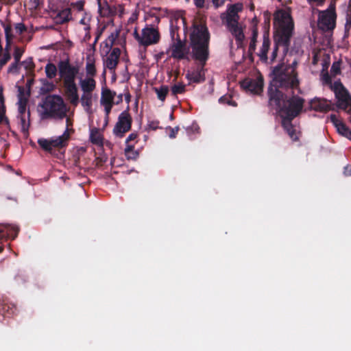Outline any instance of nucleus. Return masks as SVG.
I'll list each match as a JSON object with an SVG mask.
<instances>
[{
    "mask_svg": "<svg viewBox=\"0 0 351 351\" xmlns=\"http://www.w3.org/2000/svg\"><path fill=\"white\" fill-rule=\"evenodd\" d=\"M270 39H269V31H265L263 35V43L262 45L260 47L258 51L256 53L257 56L259 58V60L263 63H268V51L270 49Z\"/></svg>",
    "mask_w": 351,
    "mask_h": 351,
    "instance_id": "16",
    "label": "nucleus"
},
{
    "mask_svg": "<svg viewBox=\"0 0 351 351\" xmlns=\"http://www.w3.org/2000/svg\"><path fill=\"white\" fill-rule=\"evenodd\" d=\"M21 64L24 66L25 69L27 71H33L35 67V64L32 58L26 59L25 60L21 62Z\"/></svg>",
    "mask_w": 351,
    "mask_h": 351,
    "instance_id": "37",
    "label": "nucleus"
},
{
    "mask_svg": "<svg viewBox=\"0 0 351 351\" xmlns=\"http://www.w3.org/2000/svg\"><path fill=\"white\" fill-rule=\"evenodd\" d=\"M20 93L19 95V106H27L28 99L23 95V90L22 88H19Z\"/></svg>",
    "mask_w": 351,
    "mask_h": 351,
    "instance_id": "38",
    "label": "nucleus"
},
{
    "mask_svg": "<svg viewBox=\"0 0 351 351\" xmlns=\"http://www.w3.org/2000/svg\"><path fill=\"white\" fill-rule=\"evenodd\" d=\"M130 97L131 95L129 93L125 95V100L127 103H129L130 101Z\"/></svg>",
    "mask_w": 351,
    "mask_h": 351,
    "instance_id": "60",
    "label": "nucleus"
},
{
    "mask_svg": "<svg viewBox=\"0 0 351 351\" xmlns=\"http://www.w3.org/2000/svg\"><path fill=\"white\" fill-rule=\"evenodd\" d=\"M138 135L136 133H131L128 136V138H126L125 140V143H126V145H130V141H135L137 138Z\"/></svg>",
    "mask_w": 351,
    "mask_h": 351,
    "instance_id": "49",
    "label": "nucleus"
},
{
    "mask_svg": "<svg viewBox=\"0 0 351 351\" xmlns=\"http://www.w3.org/2000/svg\"><path fill=\"white\" fill-rule=\"evenodd\" d=\"M86 71L87 75L93 77L96 75L97 71L95 65V60L91 59L90 58H88V60L86 64Z\"/></svg>",
    "mask_w": 351,
    "mask_h": 351,
    "instance_id": "30",
    "label": "nucleus"
},
{
    "mask_svg": "<svg viewBox=\"0 0 351 351\" xmlns=\"http://www.w3.org/2000/svg\"><path fill=\"white\" fill-rule=\"evenodd\" d=\"M258 35V27L256 25H253L252 29L251 40H250V43L249 48H248L249 58L252 62L254 61L253 53L255 52V50H256Z\"/></svg>",
    "mask_w": 351,
    "mask_h": 351,
    "instance_id": "21",
    "label": "nucleus"
},
{
    "mask_svg": "<svg viewBox=\"0 0 351 351\" xmlns=\"http://www.w3.org/2000/svg\"><path fill=\"white\" fill-rule=\"evenodd\" d=\"M337 14L319 12V22L322 28L326 30H332L335 27Z\"/></svg>",
    "mask_w": 351,
    "mask_h": 351,
    "instance_id": "17",
    "label": "nucleus"
},
{
    "mask_svg": "<svg viewBox=\"0 0 351 351\" xmlns=\"http://www.w3.org/2000/svg\"><path fill=\"white\" fill-rule=\"evenodd\" d=\"M341 61L334 62L330 68V72L333 75L341 74Z\"/></svg>",
    "mask_w": 351,
    "mask_h": 351,
    "instance_id": "36",
    "label": "nucleus"
},
{
    "mask_svg": "<svg viewBox=\"0 0 351 351\" xmlns=\"http://www.w3.org/2000/svg\"><path fill=\"white\" fill-rule=\"evenodd\" d=\"M350 28L351 26H348V25L345 24V33H349Z\"/></svg>",
    "mask_w": 351,
    "mask_h": 351,
    "instance_id": "64",
    "label": "nucleus"
},
{
    "mask_svg": "<svg viewBox=\"0 0 351 351\" xmlns=\"http://www.w3.org/2000/svg\"><path fill=\"white\" fill-rule=\"evenodd\" d=\"M16 307L12 303L0 300V314L3 317H10L16 313Z\"/></svg>",
    "mask_w": 351,
    "mask_h": 351,
    "instance_id": "20",
    "label": "nucleus"
},
{
    "mask_svg": "<svg viewBox=\"0 0 351 351\" xmlns=\"http://www.w3.org/2000/svg\"><path fill=\"white\" fill-rule=\"evenodd\" d=\"M274 21H278V27L274 34V48L269 58V64L276 61L280 47L282 48V60L287 56L294 30L293 21L288 11L278 10L274 14Z\"/></svg>",
    "mask_w": 351,
    "mask_h": 351,
    "instance_id": "2",
    "label": "nucleus"
},
{
    "mask_svg": "<svg viewBox=\"0 0 351 351\" xmlns=\"http://www.w3.org/2000/svg\"><path fill=\"white\" fill-rule=\"evenodd\" d=\"M329 118L337 132L351 141V130L343 122L339 120L335 114H331Z\"/></svg>",
    "mask_w": 351,
    "mask_h": 351,
    "instance_id": "18",
    "label": "nucleus"
},
{
    "mask_svg": "<svg viewBox=\"0 0 351 351\" xmlns=\"http://www.w3.org/2000/svg\"><path fill=\"white\" fill-rule=\"evenodd\" d=\"M169 128L171 130V132L169 134V137L171 138H176V135H177V134H178V131L180 130L179 127L177 126V127H175V128Z\"/></svg>",
    "mask_w": 351,
    "mask_h": 351,
    "instance_id": "50",
    "label": "nucleus"
},
{
    "mask_svg": "<svg viewBox=\"0 0 351 351\" xmlns=\"http://www.w3.org/2000/svg\"><path fill=\"white\" fill-rule=\"evenodd\" d=\"M8 48L5 47V52L4 53L2 58L0 59V69H1L11 59V55L8 51Z\"/></svg>",
    "mask_w": 351,
    "mask_h": 351,
    "instance_id": "35",
    "label": "nucleus"
},
{
    "mask_svg": "<svg viewBox=\"0 0 351 351\" xmlns=\"http://www.w3.org/2000/svg\"><path fill=\"white\" fill-rule=\"evenodd\" d=\"M15 29H16V32L19 34H22L27 29L25 25L21 23H16L15 25Z\"/></svg>",
    "mask_w": 351,
    "mask_h": 351,
    "instance_id": "47",
    "label": "nucleus"
},
{
    "mask_svg": "<svg viewBox=\"0 0 351 351\" xmlns=\"http://www.w3.org/2000/svg\"><path fill=\"white\" fill-rule=\"evenodd\" d=\"M80 86L84 93H92L95 89L96 82L93 77H87L80 81Z\"/></svg>",
    "mask_w": 351,
    "mask_h": 351,
    "instance_id": "22",
    "label": "nucleus"
},
{
    "mask_svg": "<svg viewBox=\"0 0 351 351\" xmlns=\"http://www.w3.org/2000/svg\"><path fill=\"white\" fill-rule=\"evenodd\" d=\"M115 95V92L110 90L108 88H103L101 90V104L113 103Z\"/></svg>",
    "mask_w": 351,
    "mask_h": 351,
    "instance_id": "25",
    "label": "nucleus"
},
{
    "mask_svg": "<svg viewBox=\"0 0 351 351\" xmlns=\"http://www.w3.org/2000/svg\"><path fill=\"white\" fill-rule=\"evenodd\" d=\"M171 56L175 59H185L186 56L188 53V50L186 49L185 42L181 40L178 35V38H176V41L173 42L171 45Z\"/></svg>",
    "mask_w": 351,
    "mask_h": 351,
    "instance_id": "14",
    "label": "nucleus"
},
{
    "mask_svg": "<svg viewBox=\"0 0 351 351\" xmlns=\"http://www.w3.org/2000/svg\"><path fill=\"white\" fill-rule=\"evenodd\" d=\"M117 37V34H111L108 37V38L106 40V41L104 43L105 44V47L107 48V51H106L107 53H108L109 51H110L112 45L114 43V41H115Z\"/></svg>",
    "mask_w": 351,
    "mask_h": 351,
    "instance_id": "33",
    "label": "nucleus"
},
{
    "mask_svg": "<svg viewBox=\"0 0 351 351\" xmlns=\"http://www.w3.org/2000/svg\"><path fill=\"white\" fill-rule=\"evenodd\" d=\"M308 1L310 3L312 2H316L317 5L322 6L324 3L325 0H308Z\"/></svg>",
    "mask_w": 351,
    "mask_h": 351,
    "instance_id": "56",
    "label": "nucleus"
},
{
    "mask_svg": "<svg viewBox=\"0 0 351 351\" xmlns=\"http://www.w3.org/2000/svg\"><path fill=\"white\" fill-rule=\"evenodd\" d=\"M41 107L43 109L40 113L42 119H63L66 117V106L60 95H47L45 98Z\"/></svg>",
    "mask_w": 351,
    "mask_h": 351,
    "instance_id": "6",
    "label": "nucleus"
},
{
    "mask_svg": "<svg viewBox=\"0 0 351 351\" xmlns=\"http://www.w3.org/2000/svg\"><path fill=\"white\" fill-rule=\"evenodd\" d=\"M193 3L197 8L202 9L205 6L206 0H193Z\"/></svg>",
    "mask_w": 351,
    "mask_h": 351,
    "instance_id": "48",
    "label": "nucleus"
},
{
    "mask_svg": "<svg viewBox=\"0 0 351 351\" xmlns=\"http://www.w3.org/2000/svg\"><path fill=\"white\" fill-rule=\"evenodd\" d=\"M82 105L87 108H90L92 106V93H84L81 97Z\"/></svg>",
    "mask_w": 351,
    "mask_h": 351,
    "instance_id": "32",
    "label": "nucleus"
},
{
    "mask_svg": "<svg viewBox=\"0 0 351 351\" xmlns=\"http://www.w3.org/2000/svg\"><path fill=\"white\" fill-rule=\"evenodd\" d=\"M210 33L208 27L204 24H195L193 30L190 35L191 47L193 58L199 62L197 69L188 72L186 78L194 83L205 81L204 66L209 58Z\"/></svg>",
    "mask_w": 351,
    "mask_h": 351,
    "instance_id": "1",
    "label": "nucleus"
},
{
    "mask_svg": "<svg viewBox=\"0 0 351 351\" xmlns=\"http://www.w3.org/2000/svg\"><path fill=\"white\" fill-rule=\"evenodd\" d=\"M346 24L348 26H351V14L348 16Z\"/></svg>",
    "mask_w": 351,
    "mask_h": 351,
    "instance_id": "61",
    "label": "nucleus"
},
{
    "mask_svg": "<svg viewBox=\"0 0 351 351\" xmlns=\"http://www.w3.org/2000/svg\"><path fill=\"white\" fill-rule=\"evenodd\" d=\"M58 74L62 80L65 95L73 106L79 103L78 89L75 79L79 73L77 65L71 64L69 59L59 61L58 64Z\"/></svg>",
    "mask_w": 351,
    "mask_h": 351,
    "instance_id": "4",
    "label": "nucleus"
},
{
    "mask_svg": "<svg viewBox=\"0 0 351 351\" xmlns=\"http://www.w3.org/2000/svg\"><path fill=\"white\" fill-rule=\"evenodd\" d=\"M24 51L19 47L14 48V61L20 62L21 58L23 54Z\"/></svg>",
    "mask_w": 351,
    "mask_h": 351,
    "instance_id": "41",
    "label": "nucleus"
},
{
    "mask_svg": "<svg viewBox=\"0 0 351 351\" xmlns=\"http://www.w3.org/2000/svg\"><path fill=\"white\" fill-rule=\"evenodd\" d=\"M10 236V233L7 228H0V252L3 250V242Z\"/></svg>",
    "mask_w": 351,
    "mask_h": 351,
    "instance_id": "34",
    "label": "nucleus"
},
{
    "mask_svg": "<svg viewBox=\"0 0 351 351\" xmlns=\"http://www.w3.org/2000/svg\"><path fill=\"white\" fill-rule=\"evenodd\" d=\"M27 106H19V115H27Z\"/></svg>",
    "mask_w": 351,
    "mask_h": 351,
    "instance_id": "53",
    "label": "nucleus"
},
{
    "mask_svg": "<svg viewBox=\"0 0 351 351\" xmlns=\"http://www.w3.org/2000/svg\"><path fill=\"white\" fill-rule=\"evenodd\" d=\"M171 95L177 96L178 94H183L186 92V86L183 83H178L171 86Z\"/></svg>",
    "mask_w": 351,
    "mask_h": 351,
    "instance_id": "31",
    "label": "nucleus"
},
{
    "mask_svg": "<svg viewBox=\"0 0 351 351\" xmlns=\"http://www.w3.org/2000/svg\"><path fill=\"white\" fill-rule=\"evenodd\" d=\"M123 101V95L120 94L117 97V101H116V104H119V103L122 102Z\"/></svg>",
    "mask_w": 351,
    "mask_h": 351,
    "instance_id": "58",
    "label": "nucleus"
},
{
    "mask_svg": "<svg viewBox=\"0 0 351 351\" xmlns=\"http://www.w3.org/2000/svg\"><path fill=\"white\" fill-rule=\"evenodd\" d=\"M90 141L94 145L104 146V138L98 128H95L90 130Z\"/></svg>",
    "mask_w": 351,
    "mask_h": 351,
    "instance_id": "24",
    "label": "nucleus"
},
{
    "mask_svg": "<svg viewBox=\"0 0 351 351\" xmlns=\"http://www.w3.org/2000/svg\"><path fill=\"white\" fill-rule=\"evenodd\" d=\"M66 128L61 136L56 138H40L38 140V144L44 151L58 156L60 149L67 145V142L70 138L69 127L72 125V123L69 118H66Z\"/></svg>",
    "mask_w": 351,
    "mask_h": 351,
    "instance_id": "7",
    "label": "nucleus"
},
{
    "mask_svg": "<svg viewBox=\"0 0 351 351\" xmlns=\"http://www.w3.org/2000/svg\"><path fill=\"white\" fill-rule=\"evenodd\" d=\"M12 230H13V231L14 232V236H12V237H13V239H14V238H15V237L17 236V234H18V232H19V228H16V227H13V228H12Z\"/></svg>",
    "mask_w": 351,
    "mask_h": 351,
    "instance_id": "62",
    "label": "nucleus"
},
{
    "mask_svg": "<svg viewBox=\"0 0 351 351\" xmlns=\"http://www.w3.org/2000/svg\"><path fill=\"white\" fill-rule=\"evenodd\" d=\"M280 88L270 84L267 88L268 106L275 110L280 116L287 114L294 106L303 108L305 100L298 95L288 96L281 91Z\"/></svg>",
    "mask_w": 351,
    "mask_h": 351,
    "instance_id": "3",
    "label": "nucleus"
},
{
    "mask_svg": "<svg viewBox=\"0 0 351 351\" xmlns=\"http://www.w3.org/2000/svg\"><path fill=\"white\" fill-rule=\"evenodd\" d=\"M45 71L47 78L53 79L57 75L58 68L53 63L49 62L45 67Z\"/></svg>",
    "mask_w": 351,
    "mask_h": 351,
    "instance_id": "27",
    "label": "nucleus"
},
{
    "mask_svg": "<svg viewBox=\"0 0 351 351\" xmlns=\"http://www.w3.org/2000/svg\"><path fill=\"white\" fill-rule=\"evenodd\" d=\"M29 117H30V111L29 110H27V115H19L18 118L20 121V124L21 126V131L23 133H26L28 132V129L30 125L29 121Z\"/></svg>",
    "mask_w": 351,
    "mask_h": 351,
    "instance_id": "26",
    "label": "nucleus"
},
{
    "mask_svg": "<svg viewBox=\"0 0 351 351\" xmlns=\"http://www.w3.org/2000/svg\"><path fill=\"white\" fill-rule=\"evenodd\" d=\"M84 6V1L80 0L71 3V7L77 11H82Z\"/></svg>",
    "mask_w": 351,
    "mask_h": 351,
    "instance_id": "43",
    "label": "nucleus"
},
{
    "mask_svg": "<svg viewBox=\"0 0 351 351\" xmlns=\"http://www.w3.org/2000/svg\"><path fill=\"white\" fill-rule=\"evenodd\" d=\"M237 18L238 15L236 13L230 14L227 19V25L229 31L235 38L237 47H240L244 40L245 35L242 28L239 26Z\"/></svg>",
    "mask_w": 351,
    "mask_h": 351,
    "instance_id": "12",
    "label": "nucleus"
},
{
    "mask_svg": "<svg viewBox=\"0 0 351 351\" xmlns=\"http://www.w3.org/2000/svg\"><path fill=\"white\" fill-rule=\"evenodd\" d=\"M19 62L14 61L8 67V73H13V74H18L19 73L20 66H19Z\"/></svg>",
    "mask_w": 351,
    "mask_h": 351,
    "instance_id": "39",
    "label": "nucleus"
},
{
    "mask_svg": "<svg viewBox=\"0 0 351 351\" xmlns=\"http://www.w3.org/2000/svg\"><path fill=\"white\" fill-rule=\"evenodd\" d=\"M120 55V49L118 47L113 48L104 60V66L110 71H114L119 63Z\"/></svg>",
    "mask_w": 351,
    "mask_h": 351,
    "instance_id": "19",
    "label": "nucleus"
},
{
    "mask_svg": "<svg viewBox=\"0 0 351 351\" xmlns=\"http://www.w3.org/2000/svg\"><path fill=\"white\" fill-rule=\"evenodd\" d=\"M134 145H127L125 148V156L128 160H136L139 155L138 151L134 150Z\"/></svg>",
    "mask_w": 351,
    "mask_h": 351,
    "instance_id": "28",
    "label": "nucleus"
},
{
    "mask_svg": "<svg viewBox=\"0 0 351 351\" xmlns=\"http://www.w3.org/2000/svg\"><path fill=\"white\" fill-rule=\"evenodd\" d=\"M297 66H298V62L296 60H294L290 64H287V65H285L284 64V68H289V67H291V69H293L294 70V71H297V70H296Z\"/></svg>",
    "mask_w": 351,
    "mask_h": 351,
    "instance_id": "52",
    "label": "nucleus"
},
{
    "mask_svg": "<svg viewBox=\"0 0 351 351\" xmlns=\"http://www.w3.org/2000/svg\"><path fill=\"white\" fill-rule=\"evenodd\" d=\"M241 87L251 93L260 95L263 90V80H245L241 84Z\"/></svg>",
    "mask_w": 351,
    "mask_h": 351,
    "instance_id": "13",
    "label": "nucleus"
},
{
    "mask_svg": "<svg viewBox=\"0 0 351 351\" xmlns=\"http://www.w3.org/2000/svg\"><path fill=\"white\" fill-rule=\"evenodd\" d=\"M96 162L97 166H101L106 162V160L103 159L102 158L97 157L96 158Z\"/></svg>",
    "mask_w": 351,
    "mask_h": 351,
    "instance_id": "55",
    "label": "nucleus"
},
{
    "mask_svg": "<svg viewBox=\"0 0 351 351\" xmlns=\"http://www.w3.org/2000/svg\"><path fill=\"white\" fill-rule=\"evenodd\" d=\"M159 123L160 122L158 120L149 121L147 128L149 130H156L159 128Z\"/></svg>",
    "mask_w": 351,
    "mask_h": 351,
    "instance_id": "44",
    "label": "nucleus"
},
{
    "mask_svg": "<svg viewBox=\"0 0 351 351\" xmlns=\"http://www.w3.org/2000/svg\"><path fill=\"white\" fill-rule=\"evenodd\" d=\"M213 5L218 8L224 3V0H213Z\"/></svg>",
    "mask_w": 351,
    "mask_h": 351,
    "instance_id": "54",
    "label": "nucleus"
},
{
    "mask_svg": "<svg viewBox=\"0 0 351 351\" xmlns=\"http://www.w3.org/2000/svg\"><path fill=\"white\" fill-rule=\"evenodd\" d=\"M292 110L287 111V114L281 116L282 118V126L287 132L290 138L293 141L298 139L295 129L294 128L292 121L297 117L303 108H299L298 106H294Z\"/></svg>",
    "mask_w": 351,
    "mask_h": 351,
    "instance_id": "11",
    "label": "nucleus"
},
{
    "mask_svg": "<svg viewBox=\"0 0 351 351\" xmlns=\"http://www.w3.org/2000/svg\"><path fill=\"white\" fill-rule=\"evenodd\" d=\"M45 81H46L45 84H47L48 86H50V88H49L47 90L48 91L52 90L54 88V84L53 83H50V82H47V80H45Z\"/></svg>",
    "mask_w": 351,
    "mask_h": 351,
    "instance_id": "59",
    "label": "nucleus"
},
{
    "mask_svg": "<svg viewBox=\"0 0 351 351\" xmlns=\"http://www.w3.org/2000/svg\"><path fill=\"white\" fill-rule=\"evenodd\" d=\"M134 38L138 43L144 47L157 44L160 39V34L157 28L147 25L142 29L141 35L134 32Z\"/></svg>",
    "mask_w": 351,
    "mask_h": 351,
    "instance_id": "9",
    "label": "nucleus"
},
{
    "mask_svg": "<svg viewBox=\"0 0 351 351\" xmlns=\"http://www.w3.org/2000/svg\"><path fill=\"white\" fill-rule=\"evenodd\" d=\"M219 102L221 104H226L229 105L232 102V98L230 95H223L219 99Z\"/></svg>",
    "mask_w": 351,
    "mask_h": 351,
    "instance_id": "45",
    "label": "nucleus"
},
{
    "mask_svg": "<svg viewBox=\"0 0 351 351\" xmlns=\"http://www.w3.org/2000/svg\"><path fill=\"white\" fill-rule=\"evenodd\" d=\"M155 93L157 94V97L159 100L164 101L169 93V88L167 86L162 85L159 88L155 87L154 88Z\"/></svg>",
    "mask_w": 351,
    "mask_h": 351,
    "instance_id": "29",
    "label": "nucleus"
},
{
    "mask_svg": "<svg viewBox=\"0 0 351 351\" xmlns=\"http://www.w3.org/2000/svg\"><path fill=\"white\" fill-rule=\"evenodd\" d=\"M332 91L335 94L337 108L351 114V95L340 80L334 82Z\"/></svg>",
    "mask_w": 351,
    "mask_h": 351,
    "instance_id": "8",
    "label": "nucleus"
},
{
    "mask_svg": "<svg viewBox=\"0 0 351 351\" xmlns=\"http://www.w3.org/2000/svg\"><path fill=\"white\" fill-rule=\"evenodd\" d=\"M101 105H103L104 106V110H105L106 116L108 118V116H109V114L111 112V110H112V106H113V103L101 104Z\"/></svg>",
    "mask_w": 351,
    "mask_h": 351,
    "instance_id": "46",
    "label": "nucleus"
},
{
    "mask_svg": "<svg viewBox=\"0 0 351 351\" xmlns=\"http://www.w3.org/2000/svg\"><path fill=\"white\" fill-rule=\"evenodd\" d=\"M323 83L324 84L328 85L329 86L330 89L332 91V87H333L334 83L332 82L331 77L328 75V73H326L323 76Z\"/></svg>",
    "mask_w": 351,
    "mask_h": 351,
    "instance_id": "42",
    "label": "nucleus"
},
{
    "mask_svg": "<svg viewBox=\"0 0 351 351\" xmlns=\"http://www.w3.org/2000/svg\"><path fill=\"white\" fill-rule=\"evenodd\" d=\"M4 30H5V38H6V46H7V47H9L10 39L12 36L11 34L12 27L9 25H7L4 27Z\"/></svg>",
    "mask_w": 351,
    "mask_h": 351,
    "instance_id": "40",
    "label": "nucleus"
},
{
    "mask_svg": "<svg viewBox=\"0 0 351 351\" xmlns=\"http://www.w3.org/2000/svg\"><path fill=\"white\" fill-rule=\"evenodd\" d=\"M33 1V3L34 4V8H38L39 7V0H32Z\"/></svg>",
    "mask_w": 351,
    "mask_h": 351,
    "instance_id": "63",
    "label": "nucleus"
},
{
    "mask_svg": "<svg viewBox=\"0 0 351 351\" xmlns=\"http://www.w3.org/2000/svg\"><path fill=\"white\" fill-rule=\"evenodd\" d=\"M309 104L311 109L316 112H327L334 110L331 101L324 98L315 97L310 101Z\"/></svg>",
    "mask_w": 351,
    "mask_h": 351,
    "instance_id": "15",
    "label": "nucleus"
},
{
    "mask_svg": "<svg viewBox=\"0 0 351 351\" xmlns=\"http://www.w3.org/2000/svg\"><path fill=\"white\" fill-rule=\"evenodd\" d=\"M271 73L273 77L270 84L285 90L300 88L298 71H294L291 67L284 68L283 62L274 66Z\"/></svg>",
    "mask_w": 351,
    "mask_h": 351,
    "instance_id": "5",
    "label": "nucleus"
},
{
    "mask_svg": "<svg viewBox=\"0 0 351 351\" xmlns=\"http://www.w3.org/2000/svg\"><path fill=\"white\" fill-rule=\"evenodd\" d=\"M102 32L101 31H99L95 38V41L93 43V47L96 45V43H97V41L99 40V38H100V36Z\"/></svg>",
    "mask_w": 351,
    "mask_h": 351,
    "instance_id": "57",
    "label": "nucleus"
},
{
    "mask_svg": "<svg viewBox=\"0 0 351 351\" xmlns=\"http://www.w3.org/2000/svg\"><path fill=\"white\" fill-rule=\"evenodd\" d=\"M132 119L129 113V106L122 112L113 129V134L119 138H122L126 132L131 130Z\"/></svg>",
    "mask_w": 351,
    "mask_h": 351,
    "instance_id": "10",
    "label": "nucleus"
},
{
    "mask_svg": "<svg viewBox=\"0 0 351 351\" xmlns=\"http://www.w3.org/2000/svg\"><path fill=\"white\" fill-rule=\"evenodd\" d=\"M324 12H327V13H332V14H336L335 12V3H331L329 5V7L328 8L327 10H324Z\"/></svg>",
    "mask_w": 351,
    "mask_h": 351,
    "instance_id": "51",
    "label": "nucleus"
},
{
    "mask_svg": "<svg viewBox=\"0 0 351 351\" xmlns=\"http://www.w3.org/2000/svg\"><path fill=\"white\" fill-rule=\"evenodd\" d=\"M55 19L58 23L63 24L71 19V10L70 8H64L60 11H59L56 16H55Z\"/></svg>",
    "mask_w": 351,
    "mask_h": 351,
    "instance_id": "23",
    "label": "nucleus"
}]
</instances>
